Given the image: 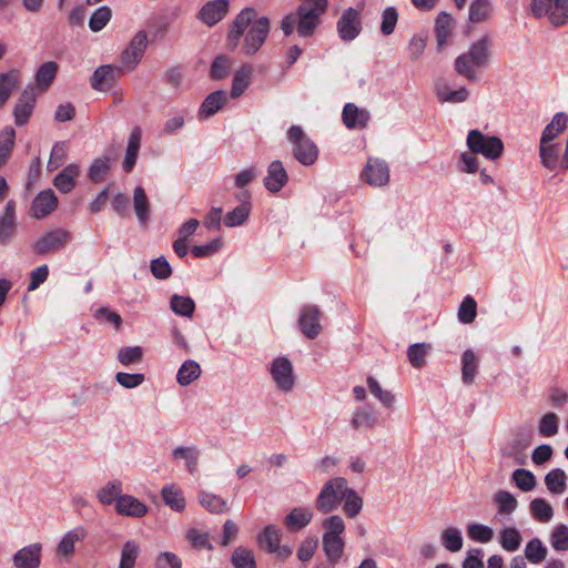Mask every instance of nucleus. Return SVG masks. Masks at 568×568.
I'll return each instance as SVG.
<instances>
[{"instance_id":"obj_63","label":"nucleus","mask_w":568,"mask_h":568,"mask_svg":"<svg viewBox=\"0 0 568 568\" xmlns=\"http://www.w3.org/2000/svg\"><path fill=\"white\" fill-rule=\"evenodd\" d=\"M515 485L523 491H530L536 487L535 475L525 468H518L513 473Z\"/></svg>"},{"instance_id":"obj_27","label":"nucleus","mask_w":568,"mask_h":568,"mask_svg":"<svg viewBox=\"0 0 568 568\" xmlns=\"http://www.w3.org/2000/svg\"><path fill=\"white\" fill-rule=\"evenodd\" d=\"M141 129L139 126L133 128L129 136L125 158L122 164L123 170L126 173H130L136 163V159L141 146Z\"/></svg>"},{"instance_id":"obj_13","label":"nucleus","mask_w":568,"mask_h":568,"mask_svg":"<svg viewBox=\"0 0 568 568\" xmlns=\"http://www.w3.org/2000/svg\"><path fill=\"white\" fill-rule=\"evenodd\" d=\"M321 311L315 305H304L298 315V327L303 335L310 339H314L322 332L320 322Z\"/></svg>"},{"instance_id":"obj_1","label":"nucleus","mask_w":568,"mask_h":568,"mask_svg":"<svg viewBox=\"0 0 568 568\" xmlns=\"http://www.w3.org/2000/svg\"><path fill=\"white\" fill-rule=\"evenodd\" d=\"M255 17V9L246 7L234 18L226 38L230 50L239 45L242 37V51L245 55H253L261 49L270 33V20L266 17Z\"/></svg>"},{"instance_id":"obj_49","label":"nucleus","mask_w":568,"mask_h":568,"mask_svg":"<svg viewBox=\"0 0 568 568\" xmlns=\"http://www.w3.org/2000/svg\"><path fill=\"white\" fill-rule=\"evenodd\" d=\"M122 483L119 479L109 481L98 491V499L103 505L116 504V500L122 496Z\"/></svg>"},{"instance_id":"obj_20","label":"nucleus","mask_w":568,"mask_h":568,"mask_svg":"<svg viewBox=\"0 0 568 568\" xmlns=\"http://www.w3.org/2000/svg\"><path fill=\"white\" fill-rule=\"evenodd\" d=\"M288 176L283 163L275 160L267 168L264 186L272 193H277L287 183Z\"/></svg>"},{"instance_id":"obj_47","label":"nucleus","mask_w":568,"mask_h":568,"mask_svg":"<svg viewBox=\"0 0 568 568\" xmlns=\"http://www.w3.org/2000/svg\"><path fill=\"white\" fill-rule=\"evenodd\" d=\"M174 459H184L187 470L193 474L199 463V450L194 446H179L172 450Z\"/></svg>"},{"instance_id":"obj_17","label":"nucleus","mask_w":568,"mask_h":568,"mask_svg":"<svg viewBox=\"0 0 568 568\" xmlns=\"http://www.w3.org/2000/svg\"><path fill=\"white\" fill-rule=\"evenodd\" d=\"M58 206V197L51 189L41 191L32 201L30 215L34 219H44Z\"/></svg>"},{"instance_id":"obj_56","label":"nucleus","mask_w":568,"mask_h":568,"mask_svg":"<svg viewBox=\"0 0 568 568\" xmlns=\"http://www.w3.org/2000/svg\"><path fill=\"white\" fill-rule=\"evenodd\" d=\"M547 556V548L541 540L534 538L525 547V558L531 564H540Z\"/></svg>"},{"instance_id":"obj_9","label":"nucleus","mask_w":568,"mask_h":568,"mask_svg":"<svg viewBox=\"0 0 568 568\" xmlns=\"http://www.w3.org/2000/svg\"><path fill=\"white\" fill-rule=\"evenodd\" d=\"M270 374L280 390L288 393L293 389L295 378L293 365L288 358L276 357L271 364Z\"/></svg>"},{"instance_id":"obj_7","label":"nucleus","mask_w":568,"mask_h":568,"mask_svg":"<svg viewBox=\"0 0 568 568\" xmlns=\"http://www.w3.org/2000/svg\"><path fill=\"white\" fill-rule=\"evenodd\" d=\"M72 239L69 231L64 229H54L43 233L33 244L32 251L37 255L54 253L63 248Z\"/></svg>"},{"instance_id":"obj_4","label":"nucleus","mask_w":568,"mask_h":568,"mask_svg":"<svg viewBox=\"0 0 568 568\" xmlns=\"http://www.w3.org/2000/svg\"><path fill=\"white\" fill-rule=\"evenodd\" d=\"M347 480L343 477L329 479L321 489L315 505L322 514H328L335 510L344 500L347 491Z\"/></svg>"},{"instance_id":"obj_39","label":"nucleus","mask_w":568,"mask_h":568,"mask_svg":"<svg viewBox=\"0 0 568 568\" xmlns=\"http://www.w3.org/2000/svg\"><path fill=\"white\" fill-rule=\"evenodd\" d=\"M568 124V115L564 112H558L554 115L551 122L546 125L541 133L542 142H551L561 132H564Z\"/></svg>"},{"instance_id":"obj_24","label":"nucleus","mask_w":568,"mask_h":568,"mask_svg":"<svg viewBox=\"0 0 568 568\" xmlns=\"http://www.w3.org/2000/svg\"><path fill=\"white\" fill-rule=\"evenodd\" d=\"M87 537V531L83 527H77L69 530L63 535L60 542L57 546V556L69 558L74 552V546L77 541H81Z\"/></svg>"},{"instance_id":"obj_31","label":"nucleus","mask_w":568,"mask_h":568,"mask_svg":"<svg viewBox=\"0 0 568 568\" xmlns=\"http://www.w3.org/2000/svg\"><path fill=\"white\" fill-rule=\"evenodd\" d=\"M133 207L139 223L145 225L149 221L151 205L145 190L140 185L135 186L133 191Z\"/></svg>"},{"instance_id":"obj_57","label":"nucleus","mask_w":568,"mask_h":568,"mask_svg":"<svg viewBox=\"0 0 568 568\" xmlns=\"http://www.w3.org/2000/svg\"><path fill=\"white\" fill-rule=\"evenodd\" d=\"M529 446V442L523 438H516L501 449L503 456L514 458L518 465L525 464L521 453Z\"/></svg>"},{"instance_id":"obj_12","label":"nucleus","mask_w":568,"mask_h":568,"mask_svg":"<svg viewBox=\"0 0 568 568\" xmlns=\"http://www.w3.org/2000/svg\"><path fill=\"white\" fill-rule=\"evenodd\" d=\"M36 101L37 97L34 88L31 85L26 87L13 108L14 124L17 126H24L28 124L31 115L33 114Z\"/></svg>"},{"instance_id":"obj_45","label":"nucleus","mask_w":568,"mask_h":568,"mask_svg":"<svg viewBox=\"0 0 568 568\" xmlns=\"http://www.w3.org/2000/svg\"><path fill=\"white\" fill-rule=\"evenodd\" d=\"M493 4L489 0H473L469 6V21L480 23L490 18Z\"/></svg>"},{"instance_id":"obj_52","label":"nucleus","mask_w":568,"mask_h":568,"mask_svg":"<svg viewBox=\"0 0 568 568\" xmlns=\"http://www.w3.org/2000/svg\"><path fill=\"white\" fill-rule=\"evenodd\" d=\"M170 307L180 316L192 317L195 310V303L189 296L173 294L170 301Z\"/></svg>"},{"instance_id":"obj_21","label":"nucleus","mask_w":568,"mask_h":568,"mask_svg":"<svg viewBox=\"0 0 568 568\" xmlns=\"http://www.w3.org/2000/svg\"><path fill=\"white\" fill-rule=\"evenodd\" d=\"M343 122L348 129H364L367 126L371 114L365 109H359L354 103H346L343 109Z\"/></svg>"},{"instance_id":"obj_51","label":"nucleus","mask_w":568,"mask_h":568,"mask_svg":"<svg viewBox=\"0 0 568 568\" xmlns=\"http://www.w3.org/2000/svg\"><path fill=\"white\" fill-rule=\"evenodd\" d=\"M529 508L531 516L540 523H548L554 516L551 505L544 498L532 499L530 501Z\"/></svg>"},{"instance_id":"obj_16","label":"nucleus","mask_w":568,"mask_h":568,"mask_svg":"<svg viewBox=\"0 0 568 568\" xmlns=\"http://www.w3.org/2000/svg\"><path fill=\"white\" fill-rule=\"evenodd\" d=\"M42 558V545L34 542L22 547L12 557L16 568H39Z\"/></svg>"},{"instance_id":"obj_43","label":"nucleus","mask_w":568,"mask_h":568,"mask_svg":"<svg viewBox=\"0 0 568 568\" xmlns=\"http://www.w3.org/2000/svg\"><path fill=\"white\" fill-rule=\"evenodd\" d=\"M112 161L113 159L110 155H102L95 159L89 168L88 178L93 183L102 182L111 169Z\"/></svg>"},{"instance_id":"obj_60","label":"nucleus","mask_w":568,"mask_h":568,"mask_svg":"<svg viewBox=\"0 0 568 568\" xmlns=\"http://www.w3.org/2000/svg\"><path fill=\"white\" fill-rule=\"evenodd\" d=\"M344 500L345 504L343 509L345 515L349 518L356 517L363 508V499L353 488L347 487Z\"/></svg>"},{"instance_id":"obj_22","label":"nucleus","mask_w":568,"mask_h":568,"mask_svg":"<svg viewBox=\"0 0 568 568\" xmlns=\"http://www.w3.org/2000/svg\"><path fill=\"white\" fill-rule=\"evenodd\" d=\"M115 509L122 516L135 518L143 517L148 513L146 505L131 495L120 496L116 500Z\"/></svg>"},{"instance_id":"obj_19","label":"nucleus","mask_w":568,"mask_h":568,"mask_svg":"<svg viewBox=\"0 0 568 568\" xmlns=\"http://www.w3.org/2000/svg\"><path fill=\"white\" fill-rule=\"evenodd\" d=\"M230 0H211L199 12V19L209 27L216 24L229 12Z\"/></svg>"},{"instance_id":"obj_11","label":"nucleus","mask_w":568,"mask_h":568,"mask_svg":"<svg viewBox=\"0 0 568 568\" xmlns=\"http://www.w3.org/2000/svg\"><path fill=\"white\" fill-rule=\"evenodd\" d=\"M146 47L148 36L145 31L141 30L132 38L126 48L123 50L121 54L122 64L129 71L134 70L139 62L142 60Z\"/></svg>"},{"instance_id":"obj_25","label":"nucleus","mask_w":568,"mask_h":568,"mask_svg":"<svg viewBox=\"0 0 568 568\" xmlns=\"http://www.w3.org/2000/svg\"><path fill=\"white\" fill-rule=\"evenodd\" d=\"M227 97L224 90H217L210 93L202 102L199 110V118L206 120L214 115L226 103Z\"/></svg>"},{"instance_id":"obj_36","label":"nucleus","mask_w":568,"mask_h":568,"mask_svg":"<svg viewBox=\"0 0 568 568\" xmlns=\"http://www.w3.org/2000/svg\"><path fill=\"white\" fill-rule=\"evenodd\" d=\"M295 16L297 20V33L303 38L311 37L320 24V18L310 11H304V9H297Z\"/></svg>"},{"instance_id":"obj_6","label":"nucleus","mask_w":568,"mask_h":568,"mask_svg":"<svg viewBox=\"0 0 568 568\" xmlns=\"http://www.w3.org/2000/svg\"><path fill=\"white\" fill-rule=\"evenodd\" d=\"M531 14L539 19L548 17L554 27L568 22V0H531Z\"/></svg>"},{"instance_id":"obj_44","label":"nucleus","mask_w":568,"mask_h":568,"mask_svg":"<svg viewBox=\"0 0 568 568\" xmlns=\"http://www.w3.org/2000/svg\"><path fill=\"white\" fill-rule=\"evenodd\" d=\"M199 501L202 507L212 514H223L229 509L226 500L212 493L200 491Z\"/></svg>"},{"instance_id":"obj_61","label":"nucleus","mask_w":568,"mask_h":568,"mask_svg":"<svg viewBox=\"0 0 568 568\" xmlns=\"http://www.w3.org/2000/svg\"><path fill=\"white\" fill-rule=\"evenodd\" d=\"M367 386L369 392L386 407L392 408L395 397L392 392L383 389L379 383L372 376L367 377Z\"/></svg>"},{"instance_id":"obj_35","label":"nucleus","mask_w":568,"mask_h":568,"mask_svg":"<svg viewBox=\"0 0 568 568\" xmlns=\"http://www.w3.org/2000/svg\"><path fill=\"white\" fill-rule=\"evenodd\" d=\"M435 91L437 99L442 103H460L465 102L469 97V91L466 87H460L458 90H450L445 83H437Z\"/></svg>"},{"instance_id":"obj_40","label":"nucleus","mask_w":568,"mask_h":568,"mask_svg":"<svg viewBox=\"0 0 568 568\" xmlns=\"http://www.w3.org/2000/svg\"><path fill=\"white\" fill-rule=\"evenodd\" d=\"M545 485L549 493L561 495L567 488V475L561 468H554L545 476Z\"/></svg>"},{"instance_id":"obj_38","label":"nucleus","mask_w":568,"mask_h":568,"mask_svg":"<svg viewBox=\"0 0 568 568\" xmlns=\"http://www.w3.org/2000/svg\"><path fill=\"white\" fill-rule=\"evenodd\" d=\"M14 144L16 130L11 125H7L0 131V168L10 159Z\"/></svg>"},{"instance_id":"obj_30","label":"nucleus","mask_w":568,"mask_h":568,"mask_svg":"<svg viewBox=\"0 0 568 568\" xmlns=\"http://www.w3.org/2000/svg\"><path fill=\"white\" fill-rule=\"evenodd\" d=\"M351 424L357 430L373 429L377 424V413L372 406L365 405L354 412Z\"/></svg>"},{"instance_id":"obj_41","label":"nucleus","mask_w":568,"mask_h":568,"mask_svg":"<svg viewBox=\"0 0 568 568\" xmlns=\"http://www.w3.org/2000/svg\"><path fill=\"white\" fill-rule=\"evenodd\" d=\"M452 16L445 11L438 13L435 20V37L437 48L440 50L450 36Z\"/></svg>"},{"instance_id":"obj_42","label":"nucleus","mask_w":568,"mask_h":568,"mask_svg":"<svg viewBox=\"0 0 568 568\" xmlns=\"http://www.w3.org/2000/svg\"><path fill=\"white\" fill-rule=\"evenodd\" d=\"M281 530L274 525L266 526L257 536V542L267 552L275 550L281 542Z\"/></svg>"},{"instance_id":"obj_46","label":"nucleus","mask_w":568,"mask_h":568,"mask_svg":"<svg viewBox=\"0 0 568 568\" xmlns=\"http://www.w3.org/2000/svg\"><path fill=\"white\" fill-rule=\"evenodd\" d=\"M201 375V367L193 359L185 361L178 371L176 379L181 386H187Z\"/></svg>"},{"instance_id":"obj_50","label":"nucleus","mask_w":568,"mask_h":568,"mask_svg":"<svg viewBox=\"0 0 568 568\" xmlns=\"http://www.w3.org/2000/svg\"><path fill=\"white\" fill-rule=\"evenodd\" d=\"M231 562L234 568H257L253 551L243 546L234 549Z\"/></svg>"},{"instance_id":"obj_29","label":"nucleus","mask_w":568,"mask_h":568,"mask_svg":"<svg viewBox=\"0 0 568 568\" xmlns=\"http://www.w3.org/2000/svg\"><path fill=\"white\" fill-rule=\"evenodd\" d=\"M59 71V64L55 61L42 63L36 71L34 81L38 89L45 92L53 83Z\"/></svg>"},{"instance_id":"obj_55","label":"nucleus","mask_w":568,"mask_h":568,"mask_svg":"<svg viewBox=\"0 0 568 568\" xmlns=\"http://www.w3.org/2000/svg\"><path fill=\"white\" fill-rule=\"evenodd\" d=\"M140 547L136 541L128 540L121 550L119 568H134Z\"/></svg>"},{"instance_id":"obj_54","label":"nucleus","mask_w":568,"mask_h":568,"mask_svg":"<svg viewBox=\"0 0 568 568\" xmlns=\"http://www.w3.org/2000/svg\"><path fill=\"white\" fill-rule=\"evenodd\" d=\"M162 497L166 505L173 510L183 511L185 509V499L182 491L175 486H165L162 488Z\"/></svg>"},{"instance_id":"obj_8","label":"nucleus","mask_w":568,"mask_h":568,"mask_svg":"<svg viewBox=\"0 0 568 568\" xmlns=\"http://www.w3.org/2000/svg\"><path fill=\"white\" fill-rule=\"evenodd\" d=\"M362 29L361 11L353 7L345 9L336 22L337 34L344 42L356 39Z\"/></svg>"},{"instance_id":"obj_34","label":"nucleus","mask_w":568,"mask_h":568,"mask_svg":"<svg viewBox=\"0 0 568 568\" xmlns=\"http://www.w3.org/2000/svg\"><path fill=\"white\" fill-rule=\"evenodd\" d=\"M253 68L250 64H243L234 74L232 80L231 97L239 98L244 93L251 83Z\"/></svg>"},{"instance_id":"obj_3","label":"nucleus","mask_w":568,"mask_h":568,"mask_svg":"<svg viewBox=\"0 0 568 568\" xmlns=\"http://www.w3.org/2000/svg\"><path fill=\"white\" fill-rule=\"evenodd\" d=\"M466 144L471 153L480 154L490 161L498 160L505 150L504 142L500 138L485 135L477 129L468 132Z\"/></svg>"},{"instance_id":"obj_15","label":"nucleus","mask_w":568,"mask_h":568,"mask_svg":"<svg viewBox=\"0 0 568 568\" xmlns=\"http://www.w3.org/2000/svg\"><path fill=\"white\" fill-rule=\"evenodd\" d=\"M361 176L373 186H383L389 181V169L385 161L369 158Z\"/></svg>"},{"instance_id":"obj_2","label":"nucleus","mask_w":568,"mask_h":568,"mask_svg":"<svg viewBox=\"0 0 568 568\" xmlns=\"http://www.w3.org/2000/svg\"><path fill=\"white\" fill-rule=\"evenodd\" d=\"M490 58L491 39L489 36H484L455 59L454 69L458 75L467 81L475 82L478 80L477 70L487 68Z\"/></svg>"},{"instance_id":"obj_14","label":"nucleus","mask_w":568,"mask_h":568,"mask_svg":"<svg viewBox=\"0 0 568 568\" xmlns=\"http://www.w3.org/2000/svg\"><path fill=\"white\" fill-rule=\"evenodd\" d=\"M122 74L123 70L120 67L103 64L93 72L90 84L93 90L105 91L111 89Z\"/></svg>"},{"instance_id":"obj_28","label":"nucleus","mask_w":568,"mask_h":568,"mask_svg":"<svg viewBox=\"0 0 568 568\" xmlns=\"http://www.w3.org/2000/svg\"><path fill=\"white\" fill-rule=\"evenodd\" d=\"M80 174V166L75 163L67 165L53 180V185L61 193H70L75 187V179Z\"/></svg>"},{"instance_id":"obj_48","label":"nucleus","mask_w":568,"mask_h":568,"mask_svg":"<svg viewBox=\"0 0 568 568\" xmlns=\"http://www.w3.org/2000/svg\"><path fill=\"white\" fill-rule=\"evenodd\" d=\"M521 535L515 527H506L499 532V544L508 552L516 551L521 544Z\"/></svg>"},{"instance_id":"obj_53","label":"nucleus","mask_w":568,"mask_h":568,"mask_svg":"<svg viewBox=\"0 0 568 568\" xmlns=\"http://www.w3.org/2000/svg\"><path fill=\"white\" fill-rule=\"evenodd\" d=\"M430 351V345L426 343L412 344L407 349L409 363L415 368H422L426 364V356Z\"/></svg>"},{"instance_id":"obj_32","label":"nucleus","mask_w":568,"mask_h":568,"mask_svg":"<svg viewBox=\"0 0 568 568\" xmlns=\"http://www.w3.org/2000/svg\"><path fill=\"white\" fill-rule=\"evenodd\" d=\"M344 540L341 536L323 535V550L329 564L336 565L344 551Z\"/></svg>"},{"instance_id":"obj_37","label":"nucleus","mask_w":568,"mask_h":568,"mask_svg":"<svg viewBox=\"0 0 568 568\" xmlns=\"http://www.w3.org/2000/svg\"><path fill=\"white\" fill-rule=\"evenodd\" d=\"M478 372V358L474 351L466 349L462 355V381L466 385L474 383Z\"/></svg>"},{"instance_id":"obj_26","label":"nucleus","mask_w":568,"mask_h":568,"mask_svg":"<svg viewBox=\"0 0 568 568\" xmlns=\"http://www.w3.org/2000/svg\"><path fill=\"white\" fill-rule=\"evenodd\" d=\"M21 75L16 69L0 72V109L8 102L12 92L20 87Z\"/></svg>"},{"instance_id":"obj_10","label":"nucleus","mask_w":568,"mask_h":568,"mask_svg":"<svg viewBox=\"0 0 568 568\" xmlns=\"http://www.w3.org/2000/svg\"><path fill=\"white\" fill-rule=\"evenodd\" d=\"M17 230V202L11 199L7 201L6 205L0 212V245H9L14 239Z\"/></svg>"},{"instance_id":"obj_18","label":"nucleus","mask_w":568,"mask_h":568,"mask_svg":"<svg viewBox=\"0 0 568 568\" xmlns=\"http://www.w3.org/2000/svg\"><path fill=\"white\" fill-rule=\"evenodd\" d=\"M236 199L241 201L234 210L226 213L224 216V224L227 227L240 226L245 223L251 212V193L247 190H243L237 193Z\"/></svg>"},{"instance_id":"obj_58","label":"nucleus","mask_w":568,"mask_h":568,"mask_svg":"<svg viewBox=\"0 0 568 568\" xmlns=\"http://www.w3.org/2000/svg\"><path fill=\"white\" fill-rule=\"evenodd\" d=\"M442 544L452 552L459 551L463 547L462 531L455 527L446 528L442 532Z\"/></svg>"},{"instance_id":"obj_23","label":"nucleus","mask_w":568,"mask_h":568,"mask_svg":"<svg viewBox=\"0 0 568 568\" xmlns=\"http://www.w3.org/2000/svg\"><path fill=\"white\" fill-rule=\"evenodd\" d=\"M313 519V510L308 507H295L284 518V525L290 531H300Z\"/></svg>"},{"instance_id":"obj_62","label":"nucleus","mask_w":568,"mask_h":568,"mask_svg":"<svg viewBox=\"0 0 568 568\" xmlns=\"http://www.w3.org/2000/svg\"><path fill=\"white\" fill-rule=\"evenodd\" d=\"M112 10L108 6L98 8L89 20V28L93 32L101 31L111 20Z\"/></svg>"},{"instance_id":"obj_5","label":"nucleus","mask_w":568,"mask_h":568,"mask_svg":"<svg viewBox=\"0 0 568 568\" xmlns=\"http://www.w3.org/2000/svg\"><path fill=\"white\" fill-rule=\"evenodd\" d=\"M294 158L303 165H312L318 156L316 144L305 134L300 125H292L287 131Z\"/></svg>"},{"instance_id":"obj_33","label":"nucleus","mask_w":568,"mask_h":568,"mask_svg":"<svg viewBox=\"0 0 568 568\" xmlns=\"http://www.w3.org/2000/svg\"><path fill=\"white\" fill-rule=\"evenodd\" d=\"M559 153H560V148L558 144H550L549 142H542V139H540L539 156H540L541 164L546 169L554 171L558 166L560 168Z\"/></svg>"},{"instance_id":"obj_64","label":"nucleus","mask_w":568,"mask_h":568,"mask_svg":"<svg viewBox=\"0 0 568 568\" xmlns=\"http://www.w3.org/2000/svg\"><path fill=\"white\" fill-rule=\"evenodd\" d=\"M550 544L557 551L568 550V526L558 525L551 534Z\"/></svg>"},{"instance_id":"obj_59","label":"nucleus","mask_w":568,"mask_h":568,"mask_svg":"<svg viewBox=\"0 0 568 568\" xmlns=\"http://www.w3.org/2000/svg\"><path fill=\"white\" fill-rule=\"evenodd\" d=\"M477 315V303L470 295L466 296L458 307V320L463 324H470Z\"/></svg>"}]
</instances>
